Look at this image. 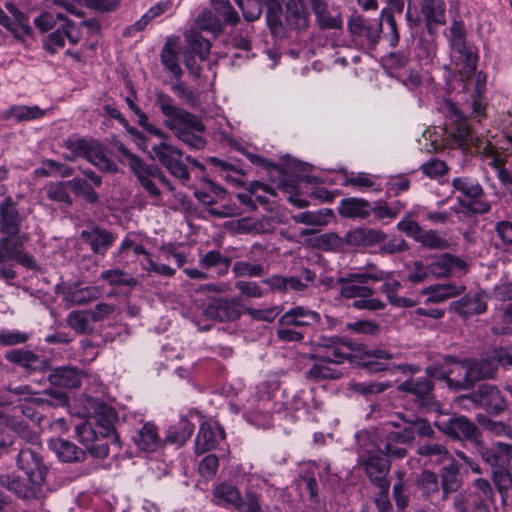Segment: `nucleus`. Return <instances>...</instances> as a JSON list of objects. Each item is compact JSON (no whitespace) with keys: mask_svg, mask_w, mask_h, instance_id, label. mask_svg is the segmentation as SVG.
<instances>
[{"mask_svg":"<svg viewBox=\"0 0 512 512\" xmlns=\"http://www.w3.org/2000/svg\"><path fill=\"white\" fill-rule=\"evenodd\" d=\"M224 437V431L219 425H212L207 422L202 423L195 439L196 453L202 454L214 449L219 440Z\"/></svg>","mask_w":512,"mask_h":512,"instance_id":"nucleus-29","label":"nucleus"},{"mask_svg":"<svg viewBox=\"0 0 512 512\" xmlns=\"http://www.w3.org/2000/svg\"><path fill=\"white\" fill-rule=\"evenodd\" d=\"M17 467L28 477L33 484H44L48 467L44 464L39 451L32 446H22L19 443V452L16 456Z\"/></svg>","mask_w":512,"mask_h":512,"instance_id":"nucleus-14","label":"nucleus"},{"mask_svg":"<svg viewBox=\"0 0 512 512\" xmlns=\"http://www.w3.org/2000/svg\"><path fill=\"white\" fill-rule=\"evenodd\" d=\"M67 184H69V188L77 197L83 198L88 204H97L99 202L97 192L86 179L75 177L67 180Z\"/></svg>","mask_w":512,"mask_h":512,"instance_id":"nucleus-45","label":"nucleus"},{"mask_svg":"<svg viewBox=\"0 0 512 512\" xmlns=\"http://www.w3.org/2000/svg\"><path fill=\"white\" fill-rule=\"evenodd\" d=\"M383 282L384 283L381 287V291L386 294L389 302L392 305H395L397 307H412V306H414L415 303L411 299H408L405 297H398L396 295V292L401 287V284L399 281L387 279Z\"/></svg>","mask_w":512,"mask_h":512,"instance_id":"nucleus-51","label":"nucleus"},{"mask_svg":"<svg viewBox=\"0 0 512 512\" xmlns=\"http://www.w3.org/2000/svg\"><path fill=\"white\" fill-rule=\"evenodd\" d=\"M449 42L451 58L459 67L463 81L470 80L476 72L478 55L465 40V29L461 22L453 21L450 27Z\"/></svg>","mask_w":512,"mask_h":512,"instance_id":"nucleus-7","label":"nucleus"},{"mask_svg":"<svg viewBox=\"0 0 512 512\" xmlns=\"http://www.w3.org/2000/svg\"><path fill=\"white\" fill-rule=\"evenodd\" d=\"M416 486L425 499H432L440 490L437 474L429 470H423L418 475Z\"/></svg>","mask_w":512,"mask_h":512,"instance_id":"nucleus-44","label":"nucleus"},{"mask_svg":"<svg viewBox=\"0 0 512 512\" xmlns=\"http://www.w3.org/2000/svg\"><path fill=\"white\" fill-rule=\"evenodd\" d=\"M465 290V286L455 284L435 285L426 288V292L431 294V299L435 302H441L448 298L458 296L464 293Z\"/></svg>","mask_w":512,"mask_h":512,"instance_id":"nucleus-48","label":"nucleus"},{"mask_svg":"<svg viewBox=\"0 0 512 512\" xmlns=\"http://www.w3.org/2000/svg\"><path fill=\"white\" fill-rule=\"evenodd\" d=\"M235 2L242 10L247 21H254L261 16L262 4L260 0H235Z\"/></svg>","mask_w":512,"mask_h":512,"instance_id":"nucleus-63","label":"nucleus"},{"mask_svg":"<svg viewBox=\"0 0 512 512\" xmlns=\"http://www.w3.org/2000/svg\"><path fill=\"white\" fill-rule=\"evenodd\" d=\"M81 240L89 245L93 253L105 255L116 240V235L99 226H90L81 231Z\"/></svg>","mask_w":512,"mask_h":512,"instance_id":"nucleus-20","label":"nucleus"},{"mask_svg":"<svg viewBox=\"0 0 512 512\" xmlns=\"http://www.w3.org/2000/svg\"><path fill=\"white\" fill-rule=\"evenodd\" d=\"M366 475L377 488H386L390 482L387 475L390 471V461L380 455H371L364 461Z\"/></svg>","mask_w":512,"mask_h":512,"instance_id":"nucleus-27","label":"nucleus"},{"mask_svg":"<svg viewBox=\"0 0 512 512\" xmlns=\"http://www.w3.org/2000/svg\"><path fill=\"white\" fill-rule=\"evenodd\" d=\"M132 171L138 182L151 198H160L161 191L156 186L158 180L169 192H175V186L157 165H149L143 160H133Z\"/></svg>","mask_w":512,"mask_h":512,"instance_id":"nucleus-12","label":"nucleus"},{"mask_svg":"<svg viewBox=\"0 0 512 512\" xmlns=\"http://www.w3.org/2000/svg\"><path fill=\"white\" fill-rule=\"evenodd\" d=\"M49 447L63 462H81L84 461L86 456V453L83 449L77 447L74 443L64 439L51 440L49 443Z\"/></svg>","mask_w":512,"mask_h":512,"instance_id":"nucleus-34","label":"nucleus"},{"mask_svg":"<svg viewBox=\"0 0 512 512\" xmlns=\"http://www.w3.org/2000/svg\"><path fill=\"white\" fill-rule=\"evenodd\" d=\"M461 486L458 468L451 464L441 471L442 501L448 499L449 494L456 492Z\"/></svg>","mask_w":512,"mask_h":512,"instance_id":"nucleus-42","label":"nucleus"},{"mask_svg":"<svg viewBox=\"0 0 512 512\" xmlns=\"http://www.w3.org/2000/svg\"><path fill=\"white\" fill-rule=\"evenodd\" d=\"M417 242L431 250H445L450 247V243L446 238L445 233L432 229H422Z\"/></svg>","mask_w":512,"mask_h":512,"instance_id":"nucleus-43","label":"nucleus"},{"mask_svg":"<svg viewBox=\"0 0 512 512\" xmlns=\"http://www.w3.org/2000/svg\"><path fill=\"white\" fill-rule=\"evenodd\" d=\"M363 354L371 358V360L365 361L363 363V367L371 373H379L383 371H390L391 373H394L396 371H400L403 374H408L413 372L412 367L407 364L395 365L389 362H385L393 358V355L387 350L370 349L365 350Z\"/></svg>","mask_w":512,"mask_h":512,"instance_id":"nucleus-18","label":"nucleus"},{"mask_svg":"<svg viewBox=\"0 0 512 512\" xmlns=\"http://www.w3.org/2000/svg\"><path fill=\"white\" fill-rule=\"evenodd\" d=\"M351 237L357 245L372 246L384 242L387 235L381 230L365 228L355 230Z\"/></svg>","mask_w":512,"mask_h":512,"instance_id":"nucleus-46","label":"nucleus"},{"mask_svg":"<svg viewBox=\"0 0 512 512\" xmlns=\"http://www.w3.org/2000/svg\"><path fill=\"white\" fill-rule=\"evenodd\" d=\"M397 418L389 422L396 430L388 432L381 441L382 452L387 458L402 459L407 455L404 445L413 443L416 434L431 437L434 431L430 423L419 416L399 414Z\"/></svg>","mask_w":512,"mask_h":512,"instance_id":"nucleus-4","label":"nucleus"},{"mask_svg":"<svg viewBox=\"0 0 512 512\" xmlns=\"http://www.w3.org/2000/svg\"><path fill=\"white\" fill-rule=\"evenodd\" d=\"M76 434L79 441L85 445V447L94 441H99L100 437L109 438L114 443L119 442V436L110 421H107L106 424L99 425L98 431L93 428L91 423L83 422L76 427Z\"/></svg>","mask_w":512,"mask_h":512,"instance_id":"nucleus-26","label":"nucleus"},{"mask_svg":"<svg viewBox=\"0 0 512 512\" xmlns=\"http://www.w3.org/2000/svg\"><path fill=\"white\" fill-rule=\"evenodd\" d=\"M381 22H386L389 27V32L385 34V37L388 39L389 44L392 47H396L400 40V35L397 27L396 20L393 16V12L391 9H383L381 12Z\"/></svg>","mask_w":512,"mask_h":512,"instance_id":"nucleus-62","label":"nucleus"},{"mask_svg":"<svg viewBox=\"0 0 512 512\" xmlns=\"http://www.w3.org/2000/svg\"><path fill=\"white\" fill-rule=\"evenodd\" d=\"M86 373L74 366L54 368L48 376L49 382L58 387L77 388L81 385Z\"/></svg>","mask_w":512,"mask_h":512,"instance_id":"nucleus-28","label":"nucleus"},{"mask_svg":"<svg viewBox=\"0 0 512 512\" xmlns=\"http://www.w3.org/2000/svg\"><path fill=\"white\" fill-rule=\"evenodd\" d=\"M307 0H286L285 22L294 30H305L308 27Z\"/></svg>","mask_w":512,"mask_h":512,"instance_id":"nucleus-32","label":"nucleus"},{"mask_svg":"<svg viewBox=\"0 0 512 512\" xmlns=\"http://www.w3.org/2000/svg\"><path fill=\"white\" fill-rule=\"evenodd\" d=\"M206 316L220 322L234 321L241 316L240 298L214 299L205 309Z\"/></svg>","mask_w":512,"mask_h":512,"instance_id":"nucleus-19","label":"nucleus"},{"mask_svg":"<svg viewBox=\"0 0 512 512\" xmlns=\"http://www.w3.org/2000/svg\"><path fill=\"white\" fill-rule=\"evenodd\" d=\"M211 501L217 506L234 508L239 512H264L259 496L255 492L246 491L243 498L239 488L228 482H221L214 486ZM270 512L282 511L274 508Z\"/></svg>","mask_w":512,"mask_h":512,"instance_id":"nucleus-5","label":"nucleus"},{"mask_svg":"<svg viewBox=\"0 0 512 512\" xmlns=\"http://www.w3.org/2000/svg\"><path fill=\"white\" fill-rule=\"evenodd\" d=\"M187 43L190 49L204 61L210 52L211 43L208 39L204 38L198 31L191 30L187 37Z\"/></svg>","mask_w":512,"mask_h":512,"instance_id":"nucleus-52","label":"nucleus"},{"mask_svg":"<svg viewBox=\"0 0 512 512\" xmlns=\"http://www.w3.org/2000/svg\"><path fill=\"white\" fill-rule=\"evenodd\" d=\"M318 312L305 306H295L286 311L279 319L280 326L310 327L319 324Z\"/></svg>","mask_w":512,"mask_h":512,"instance_id":"nucleus-22","label":"nucleus"},{"mask_svg":"<svg viewBox=\"0 0 512 512\" xmlns=\"http://www.w3.org/2000/svg\"><path fill=\"white\" fill-rule=\"evenodd\" d=\"M135 445L147 453L156 452L164 446L157 427L150 422L145 423L133 436Z\"/></svg>","mask_w":512,"mask_h":512,"instance_id":"nucleus-30","label":"nucleus"},{"mask_svg":"<svg viewBox=\"0 0 512 512\" xmlns=\"http://www.w3.org/2000/svg\"><path fill=\"white\" fill-rule=\"evenodd\" d=\"M465 375L462 379L447 378V384L455 390H470L477 381L495 378L498 369L492 353L481 359H464L459 362Z\"/></svg>","mask_w":512,"mask_h":512,"instance_id":"nucleus-8","label":"nucleus"},{"mask_svg":"<svg viewBox=\"0 0 512 512\" xmlns=\"http://www.w3.org/2000/svg\"><path fill=\"white\" fill-rule=\"evenodd\" d=\"M371 204L363 198H344L340 201L338 213L344 218L366 219L371 214Z\"/></svg>","mask_w":512,"mask_h":512,"instance_id":"nucleus-33","label":"nucleus"},{"mask_svg":"<svg viewBox=\"0 0 512 512\" xmlns=\"http://www.w3.org/2000/svg\"><path fill=\"white\" fill-rule=\"evenodd\" d=\"M45 112L39 106H15L10 109V116L17 121H29L41 118Z\"/></svg>","mask_w":512,"mask_h":512,"instance_id":"nucleus-60","label":"nucleus"},{"mask_svg":"<svg viewBox=\"0 0 512 512\" xmlns=\"http://www.w3.org/2000/svg\"><path fill=\"white\" fill-rule=\"evenodd\" d=\"M447 164L437 158H432L421 166L422 172L430 178H438L448 172Z\"/></svg>","mask_w":512,"mask_h":512,"instance_id":"nucleus-64","label":"nucleus"},{"mask_svg":"<svg viewBox=\"0 0 512 512\" xmlns=\"http://www.w3.org/2000/svg\"><path fill=\"white\" fill-rule=\"evenodd\" d=\"M417 454L422 457H429L438 463L449 459L450 454L445 446L439 443H426L417 448Z\"/></svg>","mask_w":512,"mask_h":512,"instance_id":"nucleus-56","label":"nucleus"},{"mask_svg":"<svg viewBox=\"0 0 512 512\" xmlns=\"http://www.w3.org/2000/svg\"><path fill=\"white\" fill-rule=\"evenodd\" d=\"M179 47L176 39L168 38L161 50L160 59L163 66L176 78L182 75V69L178 62Z\"/></svg>","mask_w":512,"mask_h":512,"instance_id":"nucleus-37","label":"nucleus"},{"mask_svg":"<svg viewBox=\"0 0 512 512\" xmlns=\"http://www.w3.org/2000/svg\"><path fill=\"white\" fill-rule=\"evenodd\" d=\"M212 4L217 15L222 17L225 24L236 25L240 21L237 11L229 0H212Z\"/></svg>","mask_w":512,"mask_h":512,"instance_id":"nucleus-58","label":"nucleus"},{"mask_svg":"<svg viewBox=\"0 0 512 512\" xmlns=\"http://www.w3.org/2000/svg\"><path fill=\"white\" fill-rule=\"evenodd\" d=\"M434 425L447 436L453 439L469 441L473 445L481 438L477 426L463 415L439 418L434 422Z\"/></svg>","mask_w":512,"mask_h":512,"instance_id":"nucleus-13","label":"nucleus"},{"mask_svg":"<svg viewBox=\"0 0 512 512\" xmlns=\"http://www.w3.org/2000/svg\"><path fill=\"white\" fill-rule=\"evenodd\" d=\"M494 493L491 484L484 478L474 481L472 489L454 497V512H491Z\"/></svg>","mask_w":512,"mask_h":512,"instance_id":"nucleus-9","label":"nucleus"},{"mask_svg":"<svg viewBox=\"0 0 512 512\" xmlns=\"http://www.w3.org/2000/svg\"><path fill=\"white\" fill-rule=\"evenodd\" d=\"M193 430V424L186 419H182L177 425L169 427L163 439L164 445L182 446L191 437Z\"/></svg>","mask_w":512,"mask_h":512,"instance_id":"nucleus-40","label":"nucleus"},{"mask_svg":"<svg viewBox=\"0 0 512 512\" xmlns=\"http://www.w3.org/2000/svg\"><path fill=\"white\" fill-rule=\"evenodd\" d=\"M85 158L101 171L109 173H116L118 171L117 164L107 157L103 147L96 141L91 145Z\"/></svg>","mask_w":512,"mask_h":512,"instance_id":"nucleus-39","label":"nucleus"},{"mask_svg":"<svg viewBox=\"0 0 512 512\" xmlns=\"http://www.w3.org/2000/svg\"><path fill=\"white\" fill-rule=\"evenodd\" d=\"M428 377L411 378L398 386V389L404 393L413 396V401L419 407L433 410L437 407L434 395V385L429 377L443 378L447 380V375L436 366L426 368Z\"/></svg>","mask_w":512,"mask_h":512,"instance_id":"nucleus-10","label":"nucleus"},{"mask_svg":"<svg viewBox=\"0 0 512 512\" xmlns=\"http://www.w3.org/2000/svg\"><path fill=\"white\" fill-rule=\"evenodd\" d=\"M339 286V293L343 298L353 299L358 297L373 296L374 290L365 285H359L348 274L339 277L335 283Z\"/></svg>","mask_w":512,"mask_h":512,"instance_id":"nucleus-38","label":"nucleus"},{"mask_svg":"<svg viewBox=\"0 0 512 512\" xmlns=\"http://www.w3.org/2000/svg\"><path fill=\"white\" fill-rule=\"evenodd\" d=\"M69 184L67 181H59L50 183L45 187L48 199L54 202L63 203L68 206L72 205L73 201L68 192Z\"/></svg>","mask_w":512,"mask_h":512,"instance_id":"nucleus-50","label":"nucleus"},{"mask_svg":"<svg viewBox=\"0 0 512 512\" xmlns=\"http://www.w3.org/2000/svg\"><path fill=\"white\" fill-rule=\"evenodd\" d=\"M452 187L463 197H457L459 209L454 208L456 214L471 217L479 214H486L490 211V204L483 199L484 190L482 186L469 177H457L452 180Z\"/></svg>","mask_w":512,"mask_h":512,"instance_id":"nucleus-6","label":"nucleus"},{"mask_svg":"<svg viewBox=\"0 0 512 512\" xmlns=\"http://www.w3.org/2000/svg\"><path fill=\"white\" fill-rule=\"evenodd\" d=\"M22 217L16 203L11 197L5 198L0 204V262L16 260L18 264L28 269L37 268L33 256L23 251V245L28 241L27 234H20Z\"/></svg>","mask_w":512,"mask_h":512,"instance_id":"nucleus-2","label":"nucleus"},{"mask_svg":"<svg viewBox=\"0 0 512 512\" xmlns=\"http://www.w3.org/2000/svg\"><path fill=\"white\" fill-rule=\"evenodd\" d=\"M282 8L278 2L268 4L267 23L274 35H283L284 27L281 21Z\"/></svg>","mask_w":512,"mask_h":512,"instance_id":"nucleus-59","label":"nucleus"},{"mask_svg":"<svg viewBox=\"0 0 512 512\" xmlns=\"http://www.w3.org/2000/svg\"><path fill=\"white\" fill-rule=\"evenodd\" d=\"M331 209H322L318 212L306 211L293 216V220L297 223H303L312 226H325L328 224L327 217L332 216Z\"/></svg>","mask_w":512,"mask_h":512,"instance_id":"nucleus-55","label":"nucleus"},{"mask_svg":"<svg viewBox=\"0 0 512 512\" xmlns=\"http://www.w3.org/2000/svg\"><path fill=\"white\" fill-rule=\"evenodd\" d=\"M63 301L71 306L87 305L100 298L102 291L97 286L81 287L78 283L75 285H66L62 288Z\"/></svg>","mask_w":512,"mask_h":512,"instance_id":"nucleus-24","label":"nucleus"},{"mask_svg":"<svg viewBox=\"0 0 512 512\" xmlns=\"http://www.w3.org/2000/svg\"><path fill=\"white\" fill-rule=\"evenodd\" d=\"M477 406L487 411L500 414L507 409V403L497 386L492 384H481L477 391L468 396Z\"/></svg>","mask_w":512,"mask_h":512,"instance_id":"nucleus-17","label":"nucleus"},{"mask_svg":"<svg viewBox=\"0 0 512 512\" xmlns=\"http://www.w3.org/2000/svg\"><path fill=\"white\" fill-rule=\"evenodd\" d=\"M468 264L460 257L444 253L427 266L429 273L437 278H446L456 271L466 272Z\"/></svg>","mask_w":512,"mask_h":512,"instance_id":"nucleus-23","label":"nucleus"},{"mask_svg":"<svg viewBox=\"0 0 512 512\" xmlns=\"http://www.w3.org/2000/svg\"><path fill=\"white\" fill-rule=\"evenodd\" d=\"M486 76L482 72L476 74L474 90L459 108L451 101H445L443 111L447 118L444 128L445 137L443 138V146L449 148L468 149L470 146H478L480 139L472 131L467 124V115L480 118L485 115V104L482 96L486 89Z\"/></svg>","mask_w":512,"mask_h":512,"instance_id":"nucleus-1","label":"nucleus"},{"mask_svg":"<svg viewBox=\"0 0 512 512\" xmlns=\"http://www.w3.org/2000/svg\"><path fill=\"white\" fill-rule=\"evenodd\" d=\"M421 13L430 34L435 33L438 25L445 24V3L443 0H420Z\"/></svg>","mask_w":512,"mask_h":512,"instance_id":"nucleus-31","label":"nucleus"},{"mask_svg":"<svg viewBox=\"0 0 512 512\" xmlns=\"http://www.w3.org/2000/svg\"><path fill=\"white\" fill-rule=\"evenodd\" d=\"M316 363L312 365V367L305 372V376L307 379L314 381H321L326 379H338L341 376V372L332 369L328 362H322L320 360H315Z\"/></svg>","mask_w":512,"mask_h":512,"instance_id":"nucleus-49","label":"nucleus"},{"mask_svg":"<svg viewBox=\"0 0 512 512\" xmlns=\"http://www.w3.org/2000/svg\"><path fill=\"white\" fill-rule=\"evenodd\" d=\"M348 30L355 41L369 50L375 49L382 32L381 21H370L360 16L353 17L348 22Z\"/></svg>","mask_w":512,"mask_h":512,"instance_id":"nucleus-15","label":"nucleus"},{"mask_svg":"<svg viewBox=\"0 0 512 512\" xmlns=\"http://www.w3.org/2000/svg\"><path fill=\"white\" fill-rule=\"evenodd\" d=\"M100 279L106 281L110 286L113 287L127 286L133 288L138 285L136 278L130 276L121 269H110L102 271L100 274Z\"/></svg>","mask_w":512,"mask_h":512,"instance_id":"nucleus-47","label":"nucleus"},{"mask_svg":"<svg viewBox=\"0 0 512 512\" xmlns=\"http://www.w3.org/2000/svg\"><path fill=\"white\" fill-rule=\"evenodd\" d=\"M450 310L462 317L482 314L487 310V302L483 291L469 292L459 300L450 303Z\"/></svg>","mask_w":512,"mask_h":512,"instance_id":"nucleus-21","label":"nucleus"},{"mask_svg":"<svg viewBox=\"0 0 512 512\" xmlns=\"http://www.w3.org/2000/svg\"><path fill=\"white\" fill-rule=\"evenodd\" d=\"M155 158L173 177L177 178L183 185L190 180V173L183 160L184 153L179 148L166 141L152 147Z\"/></svg>","mask_w":512,"mask_h":512,"instance_id":"nucleus-11","label":"nucleus"},{"mask_svg":"<svg viewBox=\"0 0 512 512\" xmlns=\"http://www.w3.org/2000/svg\"><path fill=\"white\" fill-rule=\"evenodd\" d=\"M199 264L205 269L214 268L218 276H223L229 270L231 258L222 255L219 251L211 250L200 257Z\"/></svg>","mask_w":512,"mask_h":512,"instance_id":"nucleus-41","label":"nucleus"},{"mask_svg":"<svg viewBox=\"0 0 512 512\" xmlns=\"http://www.w3.org/2000/svg\"><path fill=\"white\" fill-rule=\"evenodd\" d=\"M5 357L11 363L24 368L28 372H41L49 367V362L46 358L35 354L31 350L13 349L8 351Z\"/></svg>","mask_w":512,"mask_h":512,"instance_id":"nucleus-25","label":"nucleus"},{"mask_svg":"<svg viewBox=\"0 0 512 512\" xmlns=\"http://www.w3.org/2000/svg\"><path fill=\"white\" fill-rule=\"evenodd\" d=\"M90 321L87 310L72 311L67 316L68 325L78 334L92 333Z\"/></svg>","mask_w":512,"mask_h":512,"instance_id":"nucleus-54","label":"nucleus"},{"mask_svg":"<svg viewBox=\"0 0 512 512\" xmlns=\"http://www.w3.org/2000/svg\"><path fill=\"white\" fill-rule=\"evenodd\" d=\"M196 26L200 30L208 31L213 34H220L223 32V24L219 20L218 15L209 10H205L198 15L196 19Z\"/></svg>","mask_w":512,"mask_h":512,"instance_id":"nucleus-53","label":"nucleus"},{"mask_svg":"<svg viewBox=\"0 0 512 512\" xmlns=\"http://www.w3.org/2000/svg\"><path fill=\"white\" fill-rule=\"evenodd\" d=\"M232 271L236 277H260L266 273L261 264H251L246 261H237L232 267Z\"/></svg>","mask_w":512,"mask_h":512,"instance_id":"nucleus-61","label":"nucleus"},{"mask_svg":"<svg viewBox=\"0 0 512 512\" xmlns=\"http://www.w3.org/2000/svg\"><path fill=\"white\" fill-rule=\"evenodd\" d=\"M155 96L156 105L166 118L164 125L189 148L203 149L207 141L203 137L206 127L201 120L196 115L177 106L168 94L157 91Z\"/></svg>","mask_w":512,"mask_h":512,"instance_id":"nucleus-3","label":"nucleus"},{"mask_svg":"<svg viewBox=\"0 0 512 512\" xmlns=\"http://www.w3.org/2000/svg\"><path fill=\"white\" fill-rule=\"evenodd\" d=\"M0 485L15 493L22 499H30L37 496L38 488L43 484H33L24 482L19 477L9 475H0Z\"/></svg>","mask_w":512,"mask_h":512,"instance_id":"nucleus-35","label":"nucleus"},{"mask_svg":"<svg viewBox=\"0 0 512 512\" xmlns=\"http://www.w3.org/2000/svg\"><path fill=\"white\" fill-rule=\"evenodd\" d=\"M6 393H10L14 396H17L20 400L33 401L38 404L53 405L51 401H49L45 398H41V397L33 398L32 396L35 395L36 393L34 391H32V389L29 385L14 386L12 384H9V385L3 387L0 390V403L3 405L13 403V400L10 399L6 395Z\"/></svg>","mask_w":512,"mask_h":512,"instance_id":"nucleus-36","label":"nucleus"},{"mask_svg":"<svg viewBox=\"0 0 512 512\" xmlns=\"http://www.w3.org/2000/svg\"><path fill=\"white\" fill-rule=\"evenodd\" d=\"M492 480L497 487L502 498L512 487V475L509 471V465H504L491 471Z\"/></svg>","mask_w":512,"mask_h":512,"instance_id":"nucleus-57","label":"nucleus"},{"mask_svg":"<svg viewBox=\"0 0 512 512\" xmlns=\"http://www.w3.org/2000/svg\"><path fill=\"white\" fill-rule=\"evenodd\" d=\"M474 447L483 462L491 467V471L504 465H509L512 460L511 444L496 442L488 446L480 438Z\"/></svg>","mask_w":512,"mask_h":512,"instance_id":"nucleus-16","label":"nucleus"}]
</instances>
